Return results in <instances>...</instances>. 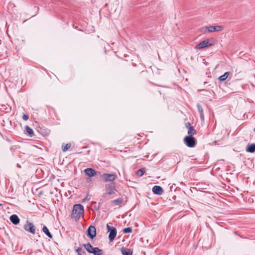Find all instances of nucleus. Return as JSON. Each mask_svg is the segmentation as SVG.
<instances>
[{
    "label": "nucleus",
    "instance_id": "ddd939ff",
    "mask_svg": "<svg viewBox=\"0 0 255 255\" xmlns=\"http://www.w3.org/2000/svg\"><path fill=\"white\" fill-rule=\"evenodd\" d=\"M246 150L249 152H254L255 151V144H249Z\"/></svg>",
    "mask_w": 255,
    "mask_h": 255
},
{
    "label": "nucleus",
    "instance_id": "473e14b6",
    "mask_svg": "<svg viewBox=\"0 0 255 255\" xmlns=\"http://www.w3.org/2000/svg\"><path fill=\"white\" fill-rule=\"evenodd\" d=\"M1 204H0V206H1Z\"/></svg>",
    "mask_w": 255,
    "mask_h": 255
},
{
    "label": "nucleus",
    "instance_id": "a878e982",
    "mask_svg": "<svg viewBox=\"0 0 255 255\" xmlns=\"http://www.w3.org/2000/svg\"><path fill=\"white\" fill-rule=\"evenodd\" d=\"M91 197L90 195H87L85 199H83V202H88L90 200Z\"/></svg>",
    "mask_w": 255,
    "mask_h": 255
},
{
    "label": "nucleus",
    "instance_id": "7ed1b4c3",
    "mask_svg": "<svg viewBox=\"0 0 255 255\" xmlns=\"http://www.w3.org/2000/svg\"><path fill=\"white\" fill-rule=\"evenodd\" d=\"M209 41H210V40L207 39V40L202 41L201 42H200V43H199L198 44H197L195 48L198 49H201L208 47L212 46L213 45V44L210 43Z\"/></svg>",
    "mask_w": 255,
    "mask_h": 255
},
{
    "label": "nucleus",
    "instance_id": "cd10ccee",
    "mask_svg": "<svg viewBox=\"0 0 255 255\" xmlns=\"http://www.w3.org/2000/svg\"><path fill=\"white\" fill-rule=\"evenodd\" d=\"M22 118H23V119L24 120L27 121L29 117H28V116L27 115L24 114L23 115Z\"/></svg>",
    "mask_w": 255,
    "mask_h": 255
},
{
    "label": "nucleus",
    "instance_id": "2eb2a0df",
    "mask_svg": "<svg viewBox=\"0 0 255 255\" xmlns=\"http://www.w3.org/2000/svg\"><path fill=\"white\" fill-rule=\"evenodd\" d=\"M84 246L86 249V250L90 253H92V251L93 250L94 248L92 246V245L90 244H84Z\"/></svg>",
    "mask_w": 255,
    "mask_h": 255
},
{
    "label": "nucleus",
    "instance_id": "0eeeda50",
    "mask_svg": "<svg viewBox=\"0 0 255 255\" xmlns=\"http://www.w3.org/2000/svg\"><path fill=\"white\" fill-rule=\"evenodd\" d=\"M102 177L105 182H108L115 180L117 176L115 174H104Z\"/></svg>",
    "mask_w": 255,
    "mask_h": 255
},
{
    "label": "nucleus",
    "instance_id": "39448f33",
    "mask_svg": "<svg viewBox=\"0 0 255 255\" xmlns=\"http://www.w3.org/2000/svg\"><path fill=\"white\" fill-rule=\"evenodd\" d=\"M87 236L93 239L96 236V230L95 227L90 226L87 230Z\"/></svg>",
    "mask_w": 255,
    "mask_h": 255
},
{
    "label": "nucleus",
    "instance_id": "393cba45",
    "mask_svg": "<svg viewBox=\"0 0 255 255\" xmlns=\"http://www.w3.org/2000/svg\"><path fill=\"white\" fill-rule=\"evenodd\" d=\"M207 27H208V26H205V27H202L200 29V31L203 33H205L206 32H208L207 29H206V28H207Z\"/></svg>",
    "mask_w": 255,
    "mask_h": 255
},
{
    "label": "nucleus",
    "instance_id": "a211bd4d",
    "mask_svg": "<svg viewBox=\"0 0 255 255\" xmlns=\"http://www.w3.org/2000/svg\"><path fill=\"white\" fill-rule=\"evenodd\" d=\"M229 75V72H225L224 75L221 76L219 78V80H220L221 81H223L225 80L228 78Z\"/></svg>",
    "mask_w": 255,
    "mask_h": 255
},
{
    "label": "nucleus",
    "instance_id": "5701e85b",
    "mask_svg": "<svg viewBox=\"0 0 255 255\" xmlns=\"http://www.w3.org/2000/svg\"><path fill=\"white\" fill-rule=\"evenodd\" d=\"M197 107H198V109L200 113V116H201V117L202 118L203 117V108L202 107L199 105H197Z\"/></svg>",
    "mask_w": 255,
    "mask_h": 255
},
{
    "label": "nucleus",
    "instance_id": "aec40b11",
    "mask_svg": "<svg viewBox=\"0 0 255 255\" xmlns=\"http://www.w3.org/2000/svg\"><path fill=\"white\" fill-rule=\"evenodd\" d=\"M123 200L120 198L113 201V203H114L116 205H119L121 204Z\"/></svg>",
    "mask_w": 255,
    "mask_h": 255
},
{
    "label": "nucleus",
    "instance_id": "423d86ee",
    "mask_svg": "<svg viewBox=\"0 0 255 255\" xmlns=\"http://www.w3.org/2000/svg\"><path fill=\"white\" fill-rule=\"evenodd\" d=\"M207 31L208 32H213L214 31H221L224 29L222 26L217 25V26H209L207 28Z\"/></svg>",
    "mask_w": 255,
    "mask_h": 255
},
{
    "label": "nucleus",
    "instance_id": "2f4dec72",
    "mask_svg": "<svg viewBox=\"0 0 255 255\" xmlns=\"http://www.w3.org/2000/svg\"><path fill=\"white\" fill-rule=\"evenodd\" d=\"M255 131V129H254Z\"/></svg>",
    "mask_w": 255,
    "mask_h": 255
},
{
    "label": "nucleus",
    "instance_id": "c85d7f7f",
    "mask_svg": "<svg viewBox=\"0 0 255 255\" xmlns=\"http://www.w3.org/2000/svg\"><path fill=\"white\" fill-rule=\"evenodd\" d=\"M107 228L108 232H110L112 229L110 227V226H109V225L108 224H107Z\"/></svg>",
    "mask_w": 255,
    "mask_h": 255
},
{
    "label": "nucleus",
    "instance_id": "20e7f679",
    "mask_svg": "<svg viewBox=\"0 0 255 255\" xmlns=\"http://www.w3.org/2000/svg\"><path fill=\"white\" fill-rule=\"evenodd\" d=\"M24 229L32 234H34L35 233V227L33 224L28 221H27L26 224L24 226Z\"/></svg>",
    "mask_w": 255,
    "mask_h": 255
},
{
    "label": "nucleus",
    "instance_id": "f03ea898",
    "mask_svg": "<svg viewBox=\"0 0 255 255\" xmlns=\"http://www.w3.org/2000/svg\"><path fill=\"white\" fill-rule=\"evenodd\" d=\"M184 141L186 145L190 147H193L196 144L195 139L192 136H185L184 138Z\"/></svg>",
    "mask_w": 255,
    "mask_h": 255
},
{
    "label": "nucleus",
    "instance_id": "dca6fc26",
    "mask_svg": "<svg viewBox=\"0 0 255 255\" xmlns=\"http://www.w3.org/2000/svg\"><path fill=\"white\" fill-rule=\"evenodd\" d=\"M25 130L26 131V132L30 136H32L33 135H34V132L32 130V129H31L30 127H29L28 126H26L25 127Z\"/></svg>",
    "mask_w": 255,
    "mask_h": 255
},
{
    "label": "nucleus",
    "instance_id": "f257e3e1",
    "mask_svg": "<svg viewBox=\"0 0 255 255\" xmlns=\"http://www.w3.org/2000/svg\"><path fill=\"white\" fill-rule=\"evenodd\" d=\"M84 216V208L80 204H76L73 206L72 217L76 220H78L81 216Z\"/></svg>",
    "mask_w": 255,
    "mask_h": 255
},
{
    "label": "nucleus",
    "instance_id": "f8f14e48",
    "mask_svg": "<svg viewBox=\"0 0 255 255\" xmlns=\"http://www.w3.org/2000/svg\"><path fill=\"white\" fill-rule=\"evenodd\" d=\"M10 221L14 225H17L19 223V219L16 215H12L9 218Z\"/></svg>",
    "mask_w": 255,
    "mask_h": 255
},
{
    "label": "nucleus",
    "instance_id": "7c9ffc66",
    "mask_svg": "<svg viewBox=\"0 0 255 255\" xmlns=\"http://www.w3.org/2000/svg\"><path fill=\"white\" fill-rule=\"evenodd\" d=\"M17 167H20V165H19L18 164H17Z\"/></svg>",
    "mask_w": 255,
    "mask_h": 255
},
{
    "label": "nucleus",
    "instance_id": "412c9836",
    "mask_svg": "<svg viewBox=\"0 0 255 255\" xmlns=\"http://www.w3.org/2000/svg\"><path fill=\"white\" fill-rule=\"evenodd\" d=\"M71 146L70 143H67L64 147H62V150L65 152L67 151Z\"/></svg>",
    "mask_w": 255,
    "mask_h": 255
},
{
    "label": "nucleus",
    "instance_id": "c756f323",
    "mask_svg": "<svg viewBox=\"0 0 255 255\" xmlns=\"http://www.w3.org/2000/svg\"><path fill=\"white\" fill-rule=\"evenodd\" d=\"M114 193V191L112 189L111 191L108 192V194H113Z\"/></svg>",
    "mask_w": 255,
    "mask_h": 255
},
{
    "label": "nucleus",
    "instance_id": "6ab92c4d",
    "mask_svg": "<svg viewBox=\"0 0 255 255\" xmlns=\"http://www.w3.org/2000/svg\"><path fill=\"white\" fill-rule=\"evenodd\" d=\"M145 172V170L143 168L140 169L137 171V175L141 176Z\"/></svg>",
    "mask_w": 255,
    "mask_h": 255
},
{
    "label": "nucleus",
    "instance_id": "1a4fd4ad",
    "mask_svg": "<svg viewBox=\"0 0 255 255\" xmlns=\"http://www.w3.org/2000/svg\"><path fill=\"white\" fill-rule=\"evenodd\" d=\"M85 173L89 177H92L96 174L95 170L91 168H88L84 170Z\"/></svg>",
    "mask_w": 255,
    "mask_h": 255
},
{
    "label": "nucleus",
    "instance_id": "4468645a",
    "mask_svg": "<svg viewBox=\"0 0 255 255\" xmlns=\"http://www.w3.org/2000/svg\"><path fill=\"white\" fill-rule=\"evenodd\" d=\"M91 253L94 254V255H101L103 254V251L98 248H94Z\"/></svg>",
    "mask_w": 255,
    "mask_h": 255
},
{
    "label": "nucleus",
    "instance_id": "6e6552de",
    "mask_svg": "<svg viewBox=\"0 0 255 255\" xmlns=\"http://www.w3.org/2000/svg\"><path fill=\"white\" fill-rule=\"evenodd\" d=\"M185 127L188 129V134H189L190 136L194 135L196 133V130L189 123H186Z\"/></svg>",
    "mask_w": 255,
    "mask_h": 255
},
{
    "label": "nucleus",
    "instance_id": "bb28decb",
    "mask_svg": "<svg viewBox=\"0 0 255 255\" xmlns=\"http://www.w3.org/2000/svg\"><path fill=\"white\" fill-rule=\"evenodd\" d=\"M82 249L81 248H79L76 250V252L78 253V255H82L81 251Z\"/></svg>",
    "mask_w": 255,
    "mask_h": 255
},
{
    "label": "nucleus",
    "instance_id": "9d476101",
    "mask_svg": "<svg viewBox=\"0 0 255 255\" xmlns=\"http://www.w3.org/2000/svg\"><path fill=\"white\" fill-rule=\"evenodd\" d=\"M152 192L157 195H161L163 193V189L159 186H154L152 188Z\"/></svg>",
    "mask_w": 255,
    "mask_h": 255
},
{
    "label": "nucleus",
    "instance_id": "4be33fe9",
    "mask_svg": "<svg viewBox=\"0 0 255 255\" xmlns=\"http://www.w3.org/2000/svg\"><path fill=\"white\" fill-rule=\"evenodd\" d=\"M123 232L124 233H129L132 232V229L131 228H126L123 229Z\"/></svg>",
    "mask_w": 255,
    "mask_h": 255
},
{
    "label": "nucleus",
    "instance_id": "9b49d317",
    "mask_svg": "<svg viewBox=\"0 0 255 255\" xmlns=\"http://www.w3.org/2000/svg\"><path fill=\"white\" fill-rule=\"evenodd\" d=\"M117 235V230L115 228H113L110 231V234L109 236V239L110 242H112L114 240V238Z\"/></svg>",
    "mask_w": 255,
    "mask_h": 255
},
{
    "label": "nucleus",
    "instance_id": "f3484780",
    "mask_svg": "<svg viewBox=\"0 0 255 255\" xmlns=\"http://www.w3.org/2000/svg\"><path fill=\"white\" fill-rule=\"evenodd\" d=\"M42 230H43V232L48 237H49L50 238H52V235L50 234V233L49 232L48 228L46 226H44Z\"/></svg>",
    "mask_w": 255,
    "mask_h": 255
},
{
    "label": "nucleus",
    "instance_id": "b1692460",
    "mask_svg": "<svg viewBox=\"0 0 255 255\" xmlns=\"http://www.w3.org/2000/svg\"><path fill=\"white\" fill-rule=\"evenodd\" d=\"M122 252L123 255H131V254L130 253L128 252L126 250H122Z\"/></svg>",
    "mask_w": 255,
    "mask_h": 255
}]
</instances>
